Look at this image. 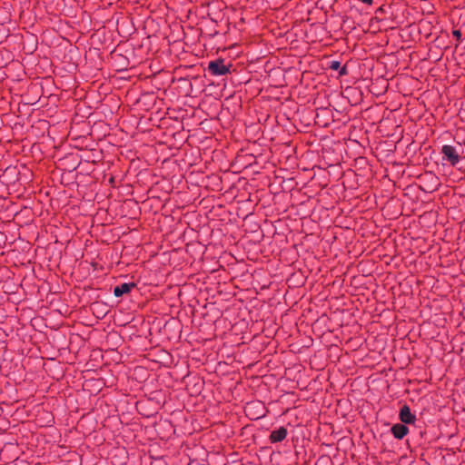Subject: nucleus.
<instances>
[{"label":"nucleus","mask_w":465,"mask_h":465,"mask_svg":"<svg viewBox=\"0 0 465 465\" xmlns=\"http://www.w3.org/2000/svg\"><path fill=\"white\" fill-rule=\"evenodd\" d=\"M391 430L393 436L399 440L402 439L409 432V429L407 428V426L401 423L394 424L391 427Z\"/></svg>","instance_id":"obj_4"},{"label":"nucleus","mask_w":465,"mask_h":465,"mask_svg":"<svg viewBox=\"0 0 465 465\" xmlns=\"http://www.w3.org/2000/svg\"><path fill=\"white\" fill-rule=\"evenodd\" d=\"M464 144H465V141H464Z\"/></svg>","instance_id":"obj_11"},{"label":"nucleus","mask_w":465,"mask_h":465,"mask_svg":"<svg viewBox=\"0 0 465 465\" xmlns=\"http://www.w3.org/2000/svg\"><path fill=\"white\" fill-rule=\"evenodd\" d=\"M441 153L444 155V158L449 161L451 165H456L459 163L460 154L455 147L448 144L443 145L441 148Z\"/></svg>","instance_id":"obj_2"},{"label":"nucleus","mask_w":465,"mask_h":465,"mask_svg":"<svg viewBox=\"0 0 465 465\" xmlns=\"http://www.w3.org/2000/svg\"><path fill=\"white\" fill-rule=\"evenodd\" d=\"M340 74H346V68L345 67L341 68Z\"/></svg>","instance_id":"obj_10"},{"label":"nucleus","mask_w":465,"mask_h":465,"mask_svg":"<svg viewBox=\"0 0 465 465\" xmlns=\"http://www.w3.org/2000/svg\"><path fill=\"white\" fill-rule=\"evenodd\" d=\"M134 286V283H122L114 287V294L116 297H120L125 293H128Z\"/></svg>","instance_id":"obj_6"},{"label":"nucleus","mask_w":465,"mask_h":465,"mask_svg":"<svg viewBox=\"0 0 465 465\" xmlns=\"http://www.w3.org/2000/svg\"><path fill=\"white\" fill-rule=\"evenodd\" d=\"M341 66L340 62L338 61H331L330 64V68L332 70H338Z\"/></svg>","instance_id":"obj_7"},{"label":"nucleus","mask_w":465,"mask_h":465,"mask_svg":"<svg viewBox=\"0 0 465 465\" xmlns=\"http://www.w3.org/2000/svg\"><path fill=\"white\" fill-rule=\"evenodd\" d=\"M287 436V430L284 427L272 430L270 435V440L272 442H280L283 440Z\"/></svg>","instance_id":"obj_5"},{"label":"nucleus","mask_w":465,"mask_h":465,"mask_svg":"<svg viewBox=\"0 0 465 465\" xmlns=\"http://www.w3.org/2000/svg\"><path fill=\"white\" fill-rule=\"evenodd\" d=\"M400 420L401 422L411 424L414 422L415 416L411 412L408 405H403L400 411Z\"/></svg>","instance_id":"obj_3"},{"label":"nucleus","mask_w":465,"mask_h":465,"mask_svg":"<svg viewBox=\"0 0 465 465\" xmlns=\"http://www.w3.org/2000/svg\"><path fill=\"white\" fill-rule=\"evenodd\" d=\"M453 35H454L457 38H460V36H461V34H460V31H454V32H453Z\"/></svg>","instance_id":"obj_8"},{"label":"nucleus","mask_w":465,"mask_h":465,"mask_svg":"<svg viewBox=\"0 0 465 465\" xmlns=\"http://www.w3.org/2000/svg\"><path fill=\"white\" fill-rule=\"evenodd\" d=\"M231 64H225L224 60L216 59L210 61L208 64V71L214 76H222L230 73Z\"/></svg>","instance_id":"obj_1"},{"label":"nucleus","mask_w":465,"mask_h":465,"mask_svg":"<svg viewBox=\"0 0 465 465\" xmlns=\"http://www.w3.org/2000/svg\"><path fill=\"white\" fill-rule=\"evenodd\" d=\"M361 2L365 3V4H371L372 3V0H361Z\"/></svg>","instance_id":"obj_9"}]
</instances>
